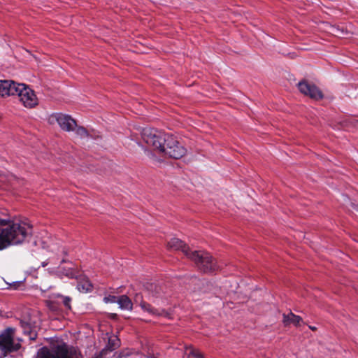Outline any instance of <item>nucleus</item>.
Segmentation results:
<instances>
[{
	"label": "nucleus",
	"instance_id": "obj_20",
	"mask_svg": "<svg viewBox=\"0 0 358 358\" xmlns=\"http://www.w3.org/2000/svg\"><path fill=\"white\" fill-rule=\"evenodd\" d=\"M57 297L59 299V303H62L64 304V306L70 309L71 308V299L69 296H64L59 294H57Z\"/></svg>",
	"mask_w": 358,
	"mask_h": 358
},
{
	"label": "nucleus",
	"instance_id": "obj_3",
	"mask_svg": "<svg viewBox=\"0 0 358 358\" xmlns=\"http://www.w3.org/2000/svg\"><path fill=\"white\" fill-rule=\"evenodd\" d=\"M168 134L154 128H144L141 132V138L148 147L161 154Z\"/></svg>",
	"mask_w": 358,
	"mask_h": 358
},
{
	"label": "nucleus",
	"instance_id": "obj_11",
	"mask_svg": "<svg viewBox=\"0 0 358 358\" xmlns=\"http://www.w3.org/2000/svg\"><path fill=\"white\" fill-rule=\"evenodd\" d=\"M134 301L135 303L138 304L143 310L148 312L152 315H162L164 312L163 310L156 309L152 306L143 301V295L141 293H137L134 296Z\"/></svg>",
	"mask_w": 358,
	"mask_h": 358
},
{
	"label": "nucleus",
	"instance_id": "obj_29",
	"mask_svg": "<svg viewBox=\"0 0 358 358\" xmlns=\"http://www.w3.org/2000/svg\"><path fill=\"white\" fill-rule=\"evenodd\" d=\"M1 315V312L0 311V316Z\"/></svg>",
	"mask_w": 358,
	"mask_h": 358
},
{
	"label": "nucleus",
	"instance_id": "obj_24",
	"mask_svg": "<svg viewBox=\"0 0 358 358\" xmlns=\"http://www.w3.org/2000/svg\"><path fill=\"white\" fill-rule=\"evenodd\" d=\"M20 324H21L22 327H23L24 329V330H27V329L29 328V325L28 324V323H27L25 322L21 321Z\"/></svg>",
	"mask_w": 358,
	"mask_h": 358
},
{
	"label": "nucleus",
	"instance_id": "obj_19",
	"mask_svg": "<svg viewBox=\"0 0 358 358\" xmlns=\"http://www.w3.org/2000/svg\"><path fill=\"white\" fill-rule=\"evenodd\" d=\"M120 339L117 336H113L108 338L107 348L110 351H113L115 349L117 348L120 346Z\"/></svg>",
	"mask_w": 358,
	"mask_h": 358
},
{
	"label": "nucleus",
	"instance_id": "obj_1",
	"mask_svg": "<svg viewBox=\"0 0 358 358\" xmlns=\"http://www.w3.org/2000/svg\"><path fill=\"white\" fill-rule=\"evenodd\" d=\"M167 246L171 250H181L203 272L215 271L220 268L209 253L204 251H191L187 245L177 238H171L168 242Z\"/></svg>",
	"mask_w": 358,
	"mask_h": 358
},
{
	"label": "nucleus",
	"instance_id": "obj_9",
	"mask_svg": "<svg viewBox=\"0 0 358 358\" xmlns=\"http://www.w3.org/2000/svg\"><path fill=\"white\" fill-rule=\"evenodd\" d=\"M298 88L302 94L312 99H319L323 96L322 92L315 85L308 83L306 80L300 81Z\"/></svg>",
	"mask_w": 358,
	"mask_h": 358
},
{
	"label": "nucleus",
	"instance_id": "obj_30",
	"mask_svg": "<svg viewBox=\"0 0 358 358\" xmlns=\"http://www.w3.org/2000/svg\"><path fill=\"white\" fill-rule=\"evenodd\" d=\"M151 358H155V357H151Z\"/></svg>",
	"mask_w": 358,
	"mask_h": 358
},
{
	"label": "nucleus",
	"instance_id": "obj_12",
	"mask_svg": "<svg viewBox=\"0 0 358 358\" xmlns=\"http://www.w3.org/2000/svg\"><path fill=\"white\" fill-rule=\"evenodd\" d=\"M145 287L149 299L153 302H155L157 299L162 298L164 296V288L161 285L155 283H148Z\"/></svg>",
	"mask_w": 358,
	"mask_h": 358
},
{
	"label": "nucleus",
	"instance_id": "obj_2",
	"mask_svg": "<svg viewBox=\"0 0 358 358\" xmlns=\"http://www.w3.org/2000/svg\"><path fill=\"white\" fill-rule=\"evenodd\" d=\"M5 248L10 245L22 243L32 234L31 226L24 222L7 221L0 219Z\"/></svg>",
	"mask_w": 358,
	"mask_h": 358
},
{
	"label": "nucleus",
	"instance_id": "obj_6",
	"mask_svg": "<svg viewBox=\"0 0 358 358\" xmlns=\"http://www.w3.org/2000/svg\"><path fill=\"white\" fill-rule=\"evenodd\" d=\"M14 333L15 329L9 327L0 334V358L6 357L9 352L17 351L20 348V344L13 341Z\"/></svg>",
	"mask_w": 358,
	"mask_h": 358
},
{
	"label": "nucleus",
	"instance_id": "obj_23",
	"mask_svg": "<svg viewBox=\"0 0 358 358\" xmlns=\"http://www.w3.org/2000/svg\"><path fill=\"white\" fill-rule=\"evenodd\" d=\"M22 285V282L16 281L10 284V287L13 289H17Z\"/></svg>",
	"mask_w": 358,
	"mask_h": 358
},
{
	"label": "nucleus",
	"instance_id": "obj_17",
	"mask_svg": "<svg viewBox=\"0 0 358 358\" xmlns=\"http://www.w3.org/2000/svg\"><path fill=\"white\" fill-rule=\"evenodd\" d=\"M47 306L52 310H57L59 300L57 297V294H53L50 296V299L46 301Z\"/></svg>",
	"mask_w": 358,
	"mask_h": 358
},
{
	"label": "nucleus",
	"instance_id": "obj_28",
	"mask_svg": "<svg viewBox=\"0 0 358 358\" xmlns=\"http://www.w3.org/2000/svg\"><path fill=\"white\" fill-rule=\"evenodd\" d=\"M120 358H122V357H123V355H120Z\"/></svg>",
	"mask_w": 358,
	"mask_h": 358
},
{
	"label": "nucleus",
	"instance_id": "obj_21",
	"mask_svg": "<svg viewBox=\"0 0 358 358\" xmlns=\"http://www.w3.org/2000/svg\"><path fill=\"white\" fill-rule=\"evenodd\" d=\"M76 134L81 138H85L88 136V132L85 128L83 127H78L76 129Z\"/></svg>",
	"mask_w": 358,
	"mask_h": 358
},
{
	"label": "nucleus",
	"instance_id": "obj_14",
	"mask_svg": "<svg viewBox=\"0 0 358 358\" xmlns=\"http://www.w3.org/2000/svg\"><path fill=\"white\" fill-rule=\"evenodd\" d=\"M117 303H118L121 309L127 310H132L133 303L131 300L127 295H122L119 296L117 301Z\"/></svg>",
	"mask_w": 358,
	"mask_h": 358
},
{
	"label": "nucleus",
	"instance_id": "obj_15",
	"mask_svg": "<svg viewBox=\"0 0 358 358\" xmlns=\"http://www.w3.org/2000/svg\"><path fill=\"white\" fill-rule=\"evenodd\" d=\"M183 358H203V355L192 345L185 348Z\"/></svg>",
	"mask_w": 358,
	"mask_h": 358
},
{
	"label": "nucleus",
	"instance_id": "obj_10",
	"mask_svg": "<svg viewBox=\"0 0 358 358\" xmlns=\"http://www.w3.org/2000/svg\"><path fill=\"white\" fill-rule=\"evenodd\" d=\"M21 84L10 80H0V96L3 97L17 95Z\"/></svg>",
	"mask_w": 358,
	"mask_h": 358
},
{
	"label": "nucleus",
	"instance_id": "obj_18",
	"mask_svg": "<svg viewBox=\"0 0 358 358\" xmlns=\"http://www.w3.org/2000/svg\"><path fill=\"white\" fill-rule=\"evenodd\" d=\"M77 288L80 292H88L92 289V285L88 280H80L78 282Z\"/></svg>",
	"mask_w": 358,
	"mask_h": 358
},
{
	"label": "nucleus",
	"instance_id": "obj_16",
	"mask_svg": "<svg viewBox=\"0 0 358 358\" xmlns=\"http://www.w3.org/2000/svg\"><path fill=\"white\" fill-rule=\"evenodd\" d=\"M57 274L60 277L66 276L69 278H76L75 271L71 268L61 267L58 268Z\"/></svg>",
	"mask_w": 358,
	"mask_h": 358
},
{
	"label": "nucleus",
	"instance_id": "obj_13",
	"mask_svg": "<svg viewBox=\"0 0 358 358\" xmlns=\"http://www.w3.org/2000/svg\"><path fill=\"white\" fill-rule=\"evenodd\" d=\"M282 317V323L285 327L289 326L292 324L296 327H298L300 326L301 323L303 322V320L300 316L296 315L292 312H290L287 315L283 314Z\"/></svg>",
	"mask_w": 358,
	"mask_h": 358
},
{
	"label": "nucleus",
	"instance_id": "obj_8",
	"mask_svg": "<svg viewBox=\"0 0 358 358\" xmlns=\"http://www.w3.org/2000/svg\"><path fill=\"white\" fill-rule=\"evenodd\" d=\"M48 122L51 124L57 123L60 128L66 131H73L76 127V121L70 115L63 113L52 114L48 118Z\"/></svg>",
	"mask_w": 358,
	"mask_h": 358
},
{
	"label": "nucleus",
	"instance_id": "obj_4",
	"mask_svg": "<svg viewBox=\"0 0 358 358\" xmlns=\"http://www.w3.org/2000/svg\"><path fill=\"white\" fill-rule=\"evenodd\" d=\"M186 153V148L178 141L176 138L171 134H168L161 154L170 158L180 159Z\"/></svg>",
	"mask_w": 358,
	"mask_h": 358
},
{
	"label": "nucleus",
	"instance_id": "obj_27",
	"mask_svg": "<svg viewBox=\"0 0 358 358\" xmlns=\"http://www.w3.org/2000/svg\"><path fill=\"white\" fill-rule=\"evenodd\" d=\"M47 265H48V263H47V262H43V263H42V266H43V267H45V266H47Z\"/></svg>",
	"mask_w": 358,
	"mask_h": 358
},
{
	"label": "nucleus",
	"instance_id": "obj_26",
	"mask_svg": "<svg viewBox=\"0 0 358 358\" xmlns=\"http://www.w3.org/2000/svg\"><path fill=\"white\" fill-rule=\"evenodd\" d=\"M309 328L313 330V331H315L316 330V327H313V326H309Z\"/></svg>",
	"mask_w": 358,
	"mask_h": 358
},
{
	"label": "nucleus",
	"instance_id": "obj_22",
	"mask_svg": "<svg viewBox=\"0 0 358 358\" xmlns=\"http://www.w3.org/2000/svg\"><path fill=\"white\" fill-rule=\"evenodd\" d=\"M118 299V297L113 296V295H108L107 296H105L103 298V301L106 303H117V301Z\"/></svg>",
	"mask_w": 358,
	"mask_h": 358
},
{
	"label": "nucleus",
	"instance_id": "obj_5",
	"mask_svg": "<svg viewBox=\"0 0 358 358\" xmlns=\"http://www.w3.org/2000/svg\"><path fill=\"white\" fill-rule=\"evenodd\" d=\"M79 356L76 350L69 349L66 345H57L54 352L43 347L38 352V358H79Z\"/></svg>",
	"mask_w": 358,
	"mask_h": 358
},
{
	"label": "nucleus",
	"instance_id": "obj_25",
	"mask_svg": "<svg viewBox=\"0 0 358 358\" xmlns=\"http://www.w3.org/2000/svg\"><path fill=\"white\" fill-rule=\"evenodd\" d=\"M92 358H102V355L100 354V355H95Z\"/></svg>",
	"mask_w": 358,
	"mask_h": 358
},
{
	"label": "nucleus",
	"instance_id": "obj_7",
	"mask_svg": "<svg viewBox=\"0 0 358 358\" xmlns=\"http://www.w3.org/2000/svg\"><path fill=\"white\" fill-rule=\"evenodd\" d=\"M19 87L17 96L24 107L32 108L38 105V99L33 90L22 83Z\"/></svg>",
	"mask_w": 358,
	"mask_h": 358
}]
</instances>
